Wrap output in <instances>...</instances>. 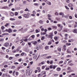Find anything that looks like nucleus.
Masks as SVG:
<instances>
[{
    "instance_id": "nucleus-1",
    "label": "nucleus",
    "mask_w": 77,
    "mask_h": 77,
    "mask_svg": "<svg viewBox=\"0 0 77 77\" xmlns=\"http://www.w3.org/2000/svg\"><path fill=\"white\" fill-rule=\"evenodd\" d=\"M32 69H31L30 68H29L26 70V75L28 76V75H29L30 76L31 74H32Z\"/></svg>"
},
{
    "instance_id": "nucleus-2",
    "label": "nucleus",
    "mask_w": 77,
    "mask_h": 77,
    "mask_svg": "<svg viewBox=\"0 0 77 77\" xmlns=\"http://www.w3.org/2000/svg\"><path fill=\"white\" fill-rule=\"evenodd\" d=\"M23 17L25 18H29V16L27 14H24L23 15Z\"/></svg>"
},
{
    "instance_id": "nucleus-3",
    "label": "nucleus",
    "mask_w": 77,
    "mask_h": 77,
    "mask_svg": "<svg viewBox=\"0 0 77 77\" xmlns=\"http://www.w3.org/2000/svg\"><path fill=\"white\" fill-rule=\"evenodd\" d=\"M53 33H51L49 34V35L48 36L49 38H51V39H52L53 38Z\"/></svg>"
},
{
    "instance_id": "nucleus-4",
    "label": "nucleus",
    "mask_w": 77,
    "mask_h": 77,
    "mask_svg": "<svg viewBox=\"0 0 77 77\" xmlns=\"http://www.w3.org/2000/svg\"><path fill=\"white\" fill-rule=\"evenodd\" d=\"M9 43L6 42L4 44V45L5 47H7L9 46Z\"/></svg>"
},
{
    "instance_id": "nucleus-5",
    "label": "nucleus",
    "mask_w": 77,
    "mask_h": 77,
    "mask_svg": "<svg viewBox=\"0 0 77 77\" xmlns=\"http://www.w3.org/2000/svg\"><path fill=\"white\" fill-rule=\"evenodd\" d=\"M2 9H8V8L7 6H5L2 7Z\"/></svg>"
},
{
    "instance_id": "nucleus-6",
    "label": "nucleus",
    "mask_w": 77,
    "mask_h": 77,
    "mask_svg": "<svg viewBox=\"0 0 77 77\" xmlns=\"http://www.w3.org/2000/svg\"><path fill=\"white\" fill-rule=\"evenodd\" d=\"M12 31L11 29L9 28L8 29V33H12Z\"/></svg>"
},
{
    "instance_id": "nucleus-7",
    "label": "nucleus",
    "mask_w": 77,
    "mask_h": 77,
    "mask_svg": "<svg viewBox=\"0 0 77 77\" xmlns=\"http://www.w3.org/2000/svg\"><path fill=\"white\" fill-rule=\"evenodd\" d=\"M15 10H20V7H16L15 8Z\"/></svg>"
},
{
    "instance_id": "nucleus-8",
    "label": "nucleus",
    "mask_w": 77,
    "mask_h": 77,
    "mask_svg": "<svg viewBox=\"0 0 77 77\" xmlns=\"http://www.w3.org/2000/svg\"><path fill=\"white\" fill-rule=\"evenodd\" d=\"M68 6L69 7H70V8H71V7H72V4L71 3H70L69 4Z\"/></svg>"
},
{
    "instance_id": "nucleus-9",
    "label": "nucleus",
    "mask_w": 77,
    "mask_h": 77,
    "mask_svg": "<svg viewBox=\"0 0 77 77\" xmlns=\"http://www.w3.org/2000/svg\"><path fill=\"white\" fill-rule=\"evenodd\" d=\"M37 69H38V72H41V69H40V67H37Z\"/></svg>"
},
{
    "instance_id": "nucleus-10",
    "label": "nucleus",
    "mask_w": 77,
    "mask_h": 77,
    "mask_svg": "<svg viewBox=\"0 0 77 77\" xmlns=\"http://www.w3.org/2000/svg\"><path fill=\"white\" fill-rule=\"evenodd\" d=\"M46 73L45 71H43L41 72V74H42V75H43V74H45Z\"/></svg>"
},
{
    "instance_id": "nucleus-11",
    "label": "nucleus",
    "mask_w": 77,
    "mask_h": 77,
    "mask_svg": "<svg viewBox=\"0 0 77 77\" xmlns=\"http://www.w3.org/2000/svg\"><path fill=\"white\" fill-rule=\"evenodd\" d=\"M10 15L11 16L13 17V16H14V13L13 12H11L10 13Z\"/></svg>"
},
{
    "instance_id": "nucleus-12",
    "label": "nucleus",
    "mask_w": 77,
    "mask_h": 77,
    "mask_svg": "<svg viewBox=\"0 0 77 77\" xmlns=\"http://www.w3.org/2000/svg\"><path fill=\"white\" fill-rule=\"evenodd\" d=\"M57 71H60L61 70V69H60V68L58 67L57 69Z\"/></svg>"
},
{
    "instance_id": "nucleus-13",
    "label": "nucleus",
    "mask_w": 77,
    "mask_h": 77,
    "mask_svg": "<svg viewBox=\"0 0 77 77\" xmlns=\"http://www.w3.org/2000/svg\"><path fill=\"white\" fill-rule=\"evenodd\" d=\"M73 32L75 33H77V29H75L73 31Z\"/></svg>"
},
{
    "instance_id": "nucleus-14",
    "label": "nucleus",
    "mask_w": 77,
    "mask_h": 77,
    "mask_svg": "<svg viewBox=\"0 0 77 77\" xmlns=\"http://www.w3.org/2000/svg\"><path fill=\"white\" fill-rule=\"evenodd\" d=\"M52 27H53V29H57V27L56 26H52Z\"/></svg>"
},
{
    "instance_id": "nucleus-15",
    "label": "nucleus",
    "mask_w": 77,
    "mask_h": 77,
    "mask_svg": "<svg viewBox=\"0 0 77 77\" xmlns=\"http://www.w3.org/2000/svg\"><path fill=\"white\" fill-rule=\"evenodd\" d=\"M28 41H31L32 40V38L31 36L28 39Z\"/></svg>"
},
{
    "instance_id": "nucleus-16",
    "label": "nucleus",
    "mask_w": 77,
    "mask_h": 77,
    "mask_svg": "<svg viewBox=\"0 0 77 77\" xmlns=\"http://www.w3.org/2000/svg\"><path fill=\"white\" fill-rule=\"evenodd\" d=\"M39 23L41 24H43V21L42 20H40L39 21Z\"/></svg>"
},
{
    "instance_id": "nucleus-17",
    "label": "nucleus",
    "mask_w": 77,
    "mask_h": 77,
    "mask_svg": "<svg viewBox=\"0 0 77 77\" xmlns=\"http://www.w3.org/2000/svg\"><path fill=\"white\" fill-rule=\"evenodd\" d=\"M67 52L68 53H71V52L69 51V49H67Z\"/></svg>"
},
{
    "instance_id": "nucleus-18",
    "label": "nucleus",
    "mask_w": 77,
    "mask_h": 77,
    "mask_svg": "<svg viewBox=\"0 0 77 77\" xmlns=\"http://www.w3.org/2000/svg\"><path fill=\"white\" fill-rule=\"evenodd\" d=\"M4 41V38H0V42H2V41Z\"/></svg>"
},
{
    "instance_id": "nucleus-19",
    "label": "nucleus",
    "mask_w": 77,
    "mask_h": 77,
    "mask_svg": "<svg viewBox=\"0 0 77 77\" xmlns=\"http://www.w3.org/2000/svg\"><path fill=\"white\" fill-rule=\"evenodd\" d=\"M50 63V64H52L53 63V61H51L50 62V61H48V63Z\"/></svg>"
},
{
    "instance_id": "nucleus-20",
    "label": "nucleus",
    "mask_w": 77,
    "mask_h": 77,
    "mask_svg": "<svg viewBox=\"0 0 77 77\" xmlns=\"http://www.w3.org/2000/svg\"><path fill=\"white\" fill-rule=\"evenodd\" d=\"M16 75H17V76H18V74H19V73L18 72H16Z\"/></svg>"
},
{
    "instance_id": "nucleus-21",
    "label": "nucleus",
    "mask_w": 77,
    "mask_h": 77,
    "mask_svg": "<svg viewBox=\"0 0 77 77\" xmlns=\"http://www.w3.org/2000/svg\"><path fill=\"white\" fill-rule=\"evenodd\" d=\"M54 39L55 40H57V39H58V38L57 36H55L54 37Z\"/></svg>"
},
{
    "instance_id": "nucleus-22",
    "label": "nucleus",
    "mask_w": 77,
    "mask_h": 77,
    "mask_svg": "<svg viewBox=\"0 0 77 77\" xmlns=\"http://www.w3.org/2000/svg\"><path fill=\"white\" fill-rule=\"evenodd\" d=\"M41 75H42V74L41 73L40 74H38V77H40V76H41Z\"/></svg>"
},
{
    "instance_id": "nucleus-23",
    "label": "nucleus",
    "mask_w": 77,
    "mask_h": 77,
    "mask_svg": "<svg viewBox=\"0 0 77 77\" xmlns=\"http://www.w3.org/2000/svg\"><path fill=\"white\" fill-rule=\"evenodd\" d=\"M15 66H12V67L11 68V69H15Z\"/></svg>"
},
{
    "instance_id": "nucleus-24",
    "label": "nucleus",
    "mask_w": 77,
    "mask_h": 77,
    "mask_svg": "<svg viewBox=\"0 0 77 77\" xmlns=\"http://www.w3.org/2000/svg\"><path fill=\"white\" fill-rule=\"evenodd\" d=\"M10 20H11V21H14L15 20V19L14 18H11L10 19Z\"/></svg>"
},
{
    "instance_id": "nucleus-25",
    "label": "nucleus",
    "mask_w": 77,
    "mask_h": 77,
    "mask_svg": "<svg viewBox=\"0 0 77 77\" xmlns=\"http://www.w3.org/2000/svg\"><path fill=\"white\" fill-rule=\"evenodd\" d=\"M20 68H21V66H19V67H18V68H17V69L19 71V69H20Z\"/></svg>"
},
{
    "instance_id": "nucleus-26",
    "label": "nucleus",
    "mask_w": 77,
    "mask_h": 77,
    "mask_svg": "<svg viewBox=\"0 0 77 77\" xmlns=\"http://www.w3.org/2000/svg\"><path fill=\"white\" fill-rule=\"evenodd\" d=\"M63 14V13L60 12L59 13V15H62V14Z\"/></svg>"
},
{
    "instance_id": "nucleus-27",
    "label": "nucleus",
    "mask_w": 77,
    "mask_h": 77,
    "mask_svg": "<svg viewBox=\"0 0 77 77\" xmlns=\"http://www.w3.org/2000/svg\"><path fill=\"white\" fill-rule=\"evenodd\" d=\"M18 13L17 12H15V16H17L18 15Z\"/></svg>"
},
{
    "instance_id": "nucleus-28",
    "label": "nucleus",
    "mask_w": 77,
    "mask_h": 77,
    "mask_svg": "<svg viewBox=\"0 0 77 77\" xmlns=\"http://www.w3.org/2000/svg\"><path fill=\"white\" fill-rule=\"evenodd\" d=\"M19 56H20V54H17L15 55V56L16 57H18Z\"/></svg>"
},
{
    "instance_id": "nucleus-29",
    "label": "nucleus",
    "mask_w": 77,
    "mask_h": 77,
    "mask_svg": "<svg viewBox=\"0 0 77 77\" xmlns=\"http://www.w3.org/2000/svg\"><path fill=\"white\" fill-rule=\"evenodd\" d=\"M31 38H34L35 37V36L34 35H31Z\"/></svg>"
},
{
    "instance_id": "nucleus-30",
    "label": "nucleus",
    "mask_w": 77,
    "mask_h": 77,
    "mask_svg": "<svg viewBox=\"0 0 77 77\" xmlns=\"http://www.w3.org/2000/svg\"><path fill=\"white\" fill-rule=\"evenodd\" d=\"M13 59V57H10L9 58V60H12Z\"/></svg>"
},
{
    "instance_id": "nucleus-31",
    "label": "nucleus",
    "mask_w": 77,
    "mask_h": 77,
    "mask_svg": "<svg viewBox=\"0 0 77 77\" xmlns=\"http://www.w3.org/2000/svg\"><path fill=\"white\" fill-rule=\"evenodd\" d=\"M28 40V39L27 38H25L24 39V41H25V42H27V41Z\"/></svg>"
},
{
    "instance_id": "nucleus-32",
    "label": "nucleus",
    "mask_w": 77,
    "mask_h": 77,
    "mask_svg": "<svg viewBox=\"0 0 77 77\" xmlns=\"http://www.w3.org/2000/svg\"><path fill=\"white\" fill-rule=\"evenodd\" d=\"M45 38V37H44L43 36L41 38V40H42V41L44 40V39Z\"/></svg>"
},
{
    "instance_id": "nucleus-33",
    "label": "nucleus",
    "mask_w": 77,
    "mask_h": 77,
    "mask_svg": "<svg viewBox=\"0 0 77 77\" xmlns=\"http://www.w3.org/2000/svg\"><path fill=\"white\" fill-rule=\"evenodd\" d=\"M48 46H46L45 47V49L46 50H48Z\"/></svg>"
},
{
    "instance_id": "nucleus-34",
    "label": "nucleus",
    "mask_w": 77,
    "mask_h": 77,
    "mask_svg": "<svg viewBox=\"0 0 77 77\" xmlns=\"http://www.w3.org/2000/svg\"><path fill=\"white\" fill-rule=\"evenodd\" d=\"M65 8L66 9H69V8L68 7H67L66 6H65Z\"/></svg>"
},
{
    "instance_id": "nucleus-35",
    "label": "nucleus",
    "mask_w": 77,
    "mask_h": 77,
    "mask_svg": "<svg viewBox=\"0 0 77 77\" xmlns=\"http://www.w3.org/2000/svg\"><path fill=\"white\" fill-rule=\"evenodd\" d=\"M11 3H10V4H9L8 5L9 6H11L12 5H13V4H11Z\"/></svg>"
},
{
    "instance_id": "nucleus-36",
    "label": "nucleus",
    "mask_w": 77,
    "mask_h": 77,
    "mask_svg": "<svg viewBox=\"0 0 77 77\" xmlns=\"http://www.w3.org/2000/svg\"><path fill=\"white\" fill-rule=\"evenodd\" d=\"M49 20H51V22H52V23H53V20H51V19L49 18Z\"/></svg>"
},
{
    "instance_id": "nucleus-37",
    "label": "nucleus",
    "mask_w": 77,
    "mask_h": 77,
    "mask_svg": "<svg viewBox=\"0 0 77 77\" xmlns=\"http://www.w3.org/2000/svg\"><path fill=\"white\" fill-rule=\"evenodd\" d=\"M5 29V27H4V26H2L1 27V29H2V30H3V29Z\"/></svg>"
},
{
    "instance_id": "nucleus-38",
    "label": "nucleus",
    "mask_w": 77,
    "mask_h": 77,
    "mask_svg": "<svg viewBox=\"0 0 77 77\" xmlns=\"http://www.w3.org/2000/svg\"><path fill=\"white\" fill-rule=\"evenodd\" d=\"M55 15H59V14L57 12H56L55 13Z\"/></svg>"
},
{
    "instance_id": "nucleus-39",
    "label": "nucleus",
    "mask_w": 77,
    "mask_h": 77,
    "mask_svg": "<svg viewBox=\"0 0 77 77\" xmlns=\"http://www.w3.org/2000/svg\"><path fill=\"white\" fill-rule=\"evenodd\" d=\"M14 64L15 65H18V64H19V63H18V62H15L14 63Z\"/></svg>"
},
{
    "instance_id": "nucleus-40",
    "label": "nucleus",
    "mask_w": 77,
    "mask_h": 77,
    "mask_svg": "<svg viewBox=\"0 0 77 77\" xmlns=\"http://www.w3.org/2000/svg\"><path fill=\"white\" fill-rule=\"evenodd\" d=\"M24 54V53L22 52L20 54L21 56H23Z\"/></svg>"
},
{
    "instance_id": "nucleus-41",
    "label": "nucleus",
    "mask_w": 77,
    "mask_h": 77,
    "mask_svg": "<svg viewBox=\"0 0 77 77\" xmlns=\"http://www.w3.org/2000/svg\"><path fill=\"white\" fill-rule=\"evenodd\" d=\"M36 57H37V56H34L33 57V58L34 59H36Z\"/></svg>"
},
{
    "instance_id": "nucleus-42",
    "label": "nucleus",
    "mask_w": 77,
    "mask_h": 77,
    "mask_svg": "<svg viewBox=\"0 0 77 77\" xmlns=\"http://www.w3.org/2000/svg\"><path fill=\"white\" fill-rule=\"evenodd\" d=\"M58 50L59 51H61V49L60 48H58Z\"/></svg>"
},
{
    "instance_id": "nucleus-43",
    "label": "nucleus",
    "mask_w": 77,
    "mask_h": 77,
    "mask_svg": "<svg viewBox=\"0 0 77 77\" xmlns=\"http://www.w3.org/2000/svg\"><path fill=\"white\" fill-rule=\"evenodd\" d=\"M34 5H35V6H38V4L36 3H34Z\"/></svg>"
},
{
    "instance_id": "nucleus-44",
    "label": "nucleus",
    "mask_w": 77,
    "mask_h": 77,
    "mask_svg": "<svg viewBox=\"0 0 77 77\" xmlns=\"http://www.w3.org/2000/svg\"><path fill=\"white\" fill-rule=\"evenodd\" d=\"M70 66H72V65H74V64L72 63H71L69 64Z\"/></svg>"
},
{
    "instance_id": "nucleus-45",
    "label": "nucleus",
    "mask_w": 77,
    "mask_h": 77,
    "mask_svg": "<svg viewBox=\"0 0 77 77\" xmlns=\"http://www.w3.org/2000/svg\"><path fill=\"white\" fill-rule=\"evenodd\" d=\"M18 18L19 19H21V18H22V17L21 16H20L18 17Z\"/></svg>"
},
{
    "instance_id": "nucleus-46",
    "label": "nucleus",
    "mask_w": 77,
    "mask_h": 77,
    "mask_svg": "<svg viewBox=\"0 0 77 77\" xmlns=\"http://www.w3.org/2000/svg\"><path fill=\"white\" fill-rule=\"evenodd\" d=\"M63 61H61L59 62V63L60 64L63 63Z\"/></svg>"
},
{
    "instance_id": "nucleus-47",
    "label": "nucleus",
    "mask_w": 77,
    "mask_h": 77,
    "mask_svg": "<svg viewBox=\"0 0 77 77\" xmlns=\"http://www.w3.org/2000/svg\"><path fill=\"white\" fill-rule=\"evenodd\" d=\"M8 66L7 65H5L4 66V68H7V67H8Z\"/></svg>"
},
{
    "instance_id": "nucleus-48",
    "label": "nucleus",
    "mask_w": 77,
    "mask_h": 77,
    "mask_svg": "<svg viewBox=\"0 0 77 77\" xmlns=\"http://www.w3.org/2000/svg\"><path fill=\"white\" fill-rule=\"evenodd\" d=\"M23 12H24V11H21L20 12V14H23Z\"/></svg>"
},
{
    "instance_id": "nucleus-49",
    "label": "nucleus",
    "mask_w": 77,
    "mask_h": 77,
    "mask_svg": "<svg viewBox=\"0 0 77 77\" xmlns=\"http://www.w3.org/2000/svg\"><path fill=\"white\" fill-rule=\"evenodd\" d=\"M36 33H38L39 32V30L37 29L35 30Z\"/></svg>"
},
{
    "instance_id": "nucleus-50",
    "label": "nucleus",
    "mask_w": 77,
    "mask_h": 77,
    "mask_svg": "<svg viewBox=\"0 0 77 77\" xmlns=\"http://www.w3.org/2000/svg\"><path fill=\"white\" fill-rule=\"evenodd\" d=\"M48 5H49L50 6H51V2H49Z\"/></svg>"
},
{
    "instance_id": "nucleus-51",
    "label": "nucleus",
    "mask_w": 77,
    "mask_h": 77,
    "mask_svg": "<svg viewBox=\"0 0 77 77\" xmlns=\"http://www.w3.org/2000/svg\"><path fill=\"white\" fill-rule=\"evenodd\" d=\"M8 25H9V24L8 23H7L5 25V27H7V26H8Z\"/></svg>"
},
{
    "instance_id": "nucleus-52",
    "label": "nucleus",
    "mask_w": 77,
    "mask_h": 77,
    "mask_svg": "<svg viewBox=\"0 0 77 77\" xmlns=\"http://www.w3.org/2000/svg\"><path fill=\"white\" fill-rule=\"evenodd\" d=\"M26 1H25L23 2V3L24 5H25V4H26Z\"/></svg>"
},
{
    "instance_id": "nucleus-53",
    "label": "nucleus",
    "mask_w": 77,
    "mask_h": 77,
    "mask_svg": "<svg viewBox=\"0 0 77 77\" xmlns=\"http://www.w3.org/2000/svg\"><path fill=\"white\" fill-rule=\"evenodd\" d=\"M29 11V9H28L27 8H26L25 10V11Z\"/></svg>"
},
{
    "instance_id": "nucleus-54",
    "label": "nucleus",
    "mask_w": 77,
    "mask_h": 77,
    "mask_svg": "<svg viewBox=\"0 0 77 77\" xmlns=\"http://www.w3.org/2000/svg\"><path fill=\"white\" fill-rule=\"evenodd\" d=\"M69 19H72V16H69Z\"/></svg>"
},
{
    "instance_id": "nucleus-55",
    "label": "nucleus",
    "mask_w": 77,
    "mask_h": 77,
    "mask_svg": "<svg viewBox=\"0 0 77 77\" xmlns=\"http://www.w3.org/2000/svg\"><path fill=\"white\" fill-rule=\"evenodd\" d=\"M14 48H15V46H13L12 47V50H14Z\"/></svg>"
},
{
    "instance_id": "nucleus-56",
    "label": "nucleus",
    "mask_w": 77,
    "mask_h": 77,
    "mask_svg": "<svg viewBox=\"0 0 77 77\" xmlns=\"http://www.w3.org/2000/svg\"><path fill=\"white\" fill-rule=\"evenodd\" d=\"M23 65L24 66H27V63H23Z\"/></svg>"
},
{
    "instance_id": "nucleus-57",
    "label": "nucleus",
    "mask_w": 77,
    "mask_h": 77,
    "mask_svg": "<svg viewBox=\"0 0 77 77\" xmlns=\"http://www.w3.org/2000/svg\"><path fill=\"white\" fill-rule=\"evenodd\" d=\"M5 70H6V69L3 68V69L2 70V71H5Z\"/></svg>"
},
{
    "instance_id": "nucleus-58",
    "label": "nucleus",
    "mask_w": 77,
    "mask_h": 77,
    "mask_svg": "<svg viewBox=\"0 0 77 77\" xmlns=\"http://www.w3.org/2000/svg\"><path fill=\"white\" fill-rule=\"evenodd\" d=\"M66 2H67L68 3H69V2H70V1L69 0H67Z\"/></svg>"
},
{
    "instance_id": "nucleus-59",
    "label": "nucleus",
    "mask_w": 77,
    "mask_h": 77,
    "mask_svg": "<svg viewBox=\"0 0 77 77\" xmlns=\"http://www.w3.org/2000/svg\"><path fill=\"white\" fill-rule=\"evenodd\" d=\"M9 73L10 74H12V71H10L9 72Z\"/></svg>"
},
{
    "instance_id": "nucleus-60",
    "label": "nucleus",
    "mask_w": 77,
    "mask_h": 77,
    "mask_svg": "<svg viewBox=\"0 0 77 77\" xmlns=\"http://www.w3.org/2000/svg\"><path fill=\"white\" fill-rule=\"evenodd\" d=\"M52 30V29H51V28L49 27L48 28V30Z\"/></svg>"
},
{
    "instance_id": "nucleus-61",
    "label": "nucleus",
    "mask_w": 77,
    "mask_h": 77,
    "mask_svg": "<svg viewBox=\"0 0 77 77\" xmlns=\"http://www.w3.org/2000/svg\"><path fill=\"white\" fill-rule=\"evenodd\" d=\"M12 52H13V53H16V51L14 50H13L12 51Z\"/></svg>"
},
{
    "instance_id": "nucleus-62",
    "label": "nucleus",
    "mask_w": 77,
    "mask_h": 77,
    "mask_svg": "<svg viewBox=\"0 0 77 77\" xmlns=\"http://www.w3.org/2000/svg\"><path fill=\"white\" fill-rule=\"evenodd\" d=\"M65 18H68V16H67V15H65Z\"/></svg>"
},
{
    "instance_id": "nucleus-63",
    "label": "nucleus",
    "mask_w": 77,
    "mask_h": 77,
    "mask_svg": "<svg viewBox=\"0 0 77 77\" xmlns=\"http://www.w3.org/2000/svg\"><path fill=\"white\" fill-rule=\"evenodd\" d=\"M42 68L43 69H44V68H45V66H42Z\"/></svg>"
},
{
    "instance_id": "nucleus-64",
    "label": "nucleus",
    "mask_w": 77,
    "mask_h": 77,
    "mask_svg": "<svg viewBox=\"0 0 77 77\" xmlns=\"http://www.w3.org/2000/svg\"><path fill=\"white\" fill-rule=\"evenodd\" d=\"M75 18H77V14H75Z\"/></svg>"
}]
</instances>
